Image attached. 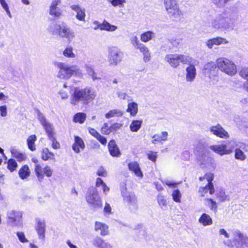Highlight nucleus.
Segmentation results:
<instances>
[{
	"mask_svg": "<svg viewBox=\"0 0 248 248\" xmlns=\"http://www.w3.org/2000/svg\"><path fill=\"white\" fill-rule=\"evenodd\" d=\"M236 20L237 18L234 15L225 11L212 19L211 26L215 31L229 32L234 29Z\"/></svg>",
	"mask_w": 248,
	"mask_h": 248,
	"instance_id": "obj_1",
	"label": "nucleus"
},
{
	"mask_svg": "<svg viewBox=\"0 0 248 248\" xmlns=\"http://www.w3.org/2000/svg\"><path fill=\"white\" fill-rule=\"evenodd\" d=\"M95 96L94 92L90 88L80 89L77 87L71 95L70 103L74 106H78L79 104L87 105L94 100Z\"/></svg>",
	"mask_w": 248,
	"mask_h": 248,
	"instance_id": "obj_2",
	"label": "nucleus"
},
{
	"mask_svg": "<svg viewBox=\"0 0 248 248\" xmlns=\"http://www.w3.org/2000/svg\"><path fill=\"white\" fill-rule=\"evenodd\" d=\"M57 66L59 68L57 76L60 79H67L73 75L78 77L82 76L81 70L77 65L68 66L65 63L59 62Z\"/></svg>",
	"mask_w": 248,
	"mask_h": 248,
	"instance_id": "obj_3",
	"label": "nucleus"
},
{
	"mask_svg": "<svg viewBox=\"0 0 248 248\" xmlns=\"http://www.w3.org/2000/svg\"><path fill=\"white\" fill-rule=\"evenodd\" d=\"M163 3L170 17L178 20L183 17L184 13L180 8L177 0H163Z\"/></svg>",
	"mask_w": 248,
	"mask_h": 248,
	"instance_id": "obj_4",
	"label": "nucleus"
},
{
	"mask_svg": "<svg viewBox=\"0 0 248 248\" xmlns=\"http://www.w3.org/2000/svg\"><path fill=\"white\" fill-rule=\"evenodd\" d=\"M192 58L189 55L181 54H168L165 57V61L170 65L174 68L180 65V63L184 64H190L192 62Z\"/></svg>",
	"mask_w": 248,
	"mask_h": 248,
	"instance_id": "obj_5",
	"label": "nucleus"
},
{
	"mask_svg": "<svg viewBox=\"0 0 248 248\" xmlns=\"http://www.w3.org/2000/svg\"><path fill=\"white\" fill-rule=\"evenodd\" d=\"M194 153L201 165L208 166L211 163L212 159L204 155L206 144L202 141H197L194 144Z\"/></svg>",
	"mask_w": 248,
	"mask_h": 248,
	"instance_id": "obj_6",
	"label": "nucleus"
},
{
	"mask_svg": "<svg viewBox=\"0 0 248 248\" xmlns=\"http://www.w3.org/2000/svg\"><path fill=\"white\" fill-rule=\"evenodd\" d=\"M217 65L222 72L230 76L236 74V66L234 62L226 58H220L217 60Z\"/></svg>",
	"mask_w": 248,
	"mask_h": 248,
	"instance_id": "obj_7",
	"label": "nucleus"
},
{
	"mask_svg": "<svg viewBox=\"0 0 248 248\" xmlns=\"http://www.w3.org/2000/svg\"><path fill=\"white\" fill-rule=\"evenodd\" d=\"M85 199L86 202L94 208H100L102 206L101 197L95 187H91L88 189Z\"/></svg>",
	"mask_w": 248,
	"mask_h": 248,
	"instance_id": "obj_8",
	"label": "nucleus"
},
{
	"mask_svg": "<svg viewBox=\"0 0 248 248\" xmlns=\"http://www.w3.org/2000/svg\"><path fill=\"white\" fill-rule=\"evenodd\" d=\"M22 213L19 211L9 210L7 213V225L14 227H20L22 225Z\"/></svg>",
	"mask_w": 248,
	"mask_h": 248,
	"instance_id": "obj_9",
	"label": "nucleus"
},
{
	"mask_svg": "<svg viewBox=\"0 0 248 248\" xmlns=\"http://www.w3.org/2000/svg\"><path fill=\"white\" fill-rule=\"evenodd\" d=\"M123 53L117 47L112 46L108 48V61L110 66H115L122 60Z\"/></svg>",
	"mask_w": 248,
	"mask_h": 248,
	"instance_id": "obj_10",
	"label": "nucleus"
},
{
	"mask_svg": "<svg viewBox=\"0 0 248 248\" xmlns=\"http://www.w3.org/2000/svg\"><path fill=\"white\" fill-rule=\"evenodd\" d=\"M121 195L124 202L130 209L136 210L138 208L137 198L134 194L127 192L126 188H123L121 190Z\"/></svg>",
	"mask_w": 248,
	"mask_h": 248,
	"instance_id": "obj_11",
	"label": "nucleus"
},
{
	"mask_svg": "<svg viewBox=\"0 0 248 248\" xmlns=\"http://www.w3.org/2000/svg\"><path fill=\"white\" fill-rule=\"evenodd\" d=\"M233 238L230 240L232 245L238 248L239 247L245 245L247 246L248 244V237L244 235L240 231L238 230H234L233 232Z\"/></svg>",
	"mask_w": 248,
	"mask_h": 248,
	"instance_id": "obj_12",
	"label": "nucleus"
},
{
	"mask_svg": "<svg viewBox=\"0 0 248 248\" xmlns=\"http://www.w3.org/2000/svg\"><path fill=\"white\" fill-rule=\"evenodd\" d=\"M198 63L196 60L192 59V62L188 64L189 65L186 68L185 78L186 81L187 82H192L194 81L196 75V69L195 65Z\"/></svg>",
	"mask_w": 248,
	"mask_h": 248,
	"instance_id": "obj_13",
	"label": "nucleus"
},
{
	"mask_svg": "<svg viewBox=\"0 0 248 248\" xmlns=\"http://www.w3.org/2000/svg\"><path fill=\"white\" fill-rule=\"evenodd\" d=\"M37 118L45 129L48 137L50 138L54 136V128L52 124L47 121L44 115L41 113L39 110H37Z\"/></svg>",
	"mask_w": 248,
	"mask_h": 248,
	"instance_id": "obj_14",
	"label": "nucleus"
},
{
	"mask_svg": "<svg viewBox=\"0 0 248 248\" xmlns=\"http://www.w3.org/2000/svg\"><path fill=\"white\" fill-rule=\"evenodd\" d=\"M59 36L66 38L68 41H71L75 37V32L72 29L66 24L62 23Z\"/></svg>",
	"mask_w": 248,
	"mask_h": 248,
	"instance_id": "obj_15",
	"label": "nucleus"
},
{
	"mask_svg": "<svg viewBox=\"0 0 248 248\" xmlns=\"http://www.w3.org/2000/svg\"><path fill=\"white\" fill-rule=\"evenodd\" d=\"M217 63L213 62H210L205 64L202 70L203 73L205 77L212 79L216 74Z\"/></svg>",
	"mask_w": 248,
	"mask_h": 248,
	"instance_id": "obj_16",
	"label": "nucleus"
},
{
	"mask_svg": "<svg viewBox=\"0 0 248 248\" xmlns=\"http://www.w3.org/2000/svg\"><path fill=\"white\" fill-rule=\"evenodd\" d=\"M210 131L214 135L220 138H228L229 137L228 133L219 124L211 126Z\"/></svg>",
	"mask_w": 248,
	"mask_h": 248,
	"instance_id": "obj_17",
	"label": "nucleus"
},
{
	"mask_svg": "<svg viewBox=\"0 0 248 248\" xmlns=\"http://www.w3.org/2000/svg\"><path fill=\"white\" fill-rule=\"evenodd\" d=\"M209 148L221 156L231 154V150H227V146L224 144L213 145L210 146Z\"/></svg>",
	"mask_w": 248,
	"mask_h": 248,
	"instance_id": "obj_18",
	"label": "nucleus"
},
{
	"mask_svg": "<svg viewBox=\"0 0 248 248\" xmlns=\"http://www.w3.org/2000/svg\"><path fill=\"white\" fill-rule=\"evenodd\" d=\"M228 41L224 38L221 37H217L207 40L206 43V46L208 48L211 49L215 45L218 46L221 44H226L228 43Z\"/></svg>",
	"mask_w": 248,
	"mask_h": 248,
	"instance_id": "obj_19",
	"label": "nucleus"
},
{
	"mask_svg": "<svg viewBox=\"0 0 248 248\" xmlns=\"http://www.w3.org/2000/svg\"><path fill=\"white\" fill-rule=\"evenodd\" d=\"M61 3V0H53L49 8V13L55 17H59L61 15V11L57 6Z\"/></svg>",
	"mask_w": 248,
	"mask_h": 248,
	"instance_id": "obj_20",
	"label": "nucleus"
},
{
	"mask_svg": "<svg viewBox=\"0 0 248 248\" xmlns=\"http://www.w3.org/2000/svg\"><path fill=\"white\" fill-rule=\"evenodd\" d=\"M37 225L36 230L39 237L43 239L45 237L46 225L45 220L38 218L36 219Z\"/></svg>",
	"mask_w": 248,
	"mask_h": 248,
	"instance_id": "obj_21",
	"label": "nucleus"
},
{
	"mask_svg": "<svg viewBox=\"0 0 248 248\" xmlns=\"http://www.w3.org/2000/svg\"><path fill=\"white\" fill-rule=\"evenodd\" d=\"M70 8L77 13L76 18L78 20L82 21H85L86 15L84 8H81L78 5H72Z\"/></svg>",
	"mask_w": 248,
	"mask_h": 248,
	"instance_id": "obj_22",
	"label": "nucleus"
},
{
	"mask_svg": "<svg viewBox=\"0 0 248 248\" xmlns=\"http://www.w3.org/2000/svg\"><path fill=\"white\" fill-rule=\"evenodd\" d=\"M108 227L104 223L96 221L95 223L94 230L101 235H106L108 234Z\"/></svg>",
	"mask_w": 248,
	"mask_h": 248,
	"instance_id": "obj_23",
	"label": "nucleus"
},
{
	"mask_svg": "<svg viewBox=\"0 0 248 248\" xmlns=\"http://www.w3.org/2000/svg\"><path fill=\"white\" fill-rule=\"evenodd\" d=\"M128 169L138 177H142L143 174L141 171L139 163L136 161L130 162L128 164Z\"/></svg>",
	"mask_w": 248,
	"mask_h": 248,
	"instance_id": "obj_24",
	"label": "nucleus"
},
{
	"mask_svg": "<svg viewBox=\"0 0 248 248\" xmlns=\"http://www.w3.org/2000/svg\"><path fill=\"white\" fill-rule=\"evenodd\" d=\"M108 148L110 154L112 156L118 157L120 155L121 153L119 149L114 140H111L109 141Z\"/></svg>",
	"mask_w": 248,
	"mask_h": 248,
	"instance_id": "obj_25",
	"label": "nucleus"
},
{
	"mask_svg": "<svg viewBox=\"0 0 248 248\" xmlns=\"http://www.w3.org/2000/svg\"><path fill=\"white\" fill-rule=\"evenodd\" d=\"M136 49H139L142 53L143 60L144 62H147L150 61L151 58V53L149 48L143 44H142Z\"/></svg>",
	"mask_w": 248,
	"mask_h": 248,
	"instance_id": "obj_26",
	"label": "nucleus"
},
{
	"mask_svg": "<svg viewBox=\"0 0 248 248\" xmlns=\"http://www.w3.org/2000/svg\"><path fill=\"white\" fill-rule=\"evenodd\" d=\"M227 150H231V153H232L233 149L235 148H241L242 149L245 150L246 148V145L241 142H238L234 140H232L229 141H228L227 144Z\"/></svg>",
	"mask_w": 248,
	"mask_h": 248,
	"instance_id": "obj_27",
	"label": "nucleus"
},
{
	"mask_svg": "<svg viewBox=\"0 0 248 248\" xmlns=\"http://www.w3.org/2000/svg\"><path fill=\"white\" fill-rule=\"evenodd\" d=\"M85 147L84 143L81 138L78 136L75 137V142L72 146L73 150L77 153L80 152L79 148L83 149Z\"/></svg>",
	"mask_w": 248,
	"mask_h": 248,
	"instance_id": "obj_28",
	"label": "nucleus"
},
{
	"mask_svg": "<svg viewBox=\"0 0 248 248\" xmlns=\"http://www.w3.org/2000/svg\"><path fill=\"white\" fill-rule=\"evenodd\" d=\"M99 27L100 30L108 31H114L118 29L117 26L110 24L105 19L103 20Z\"/></svg>",
	"mask_w": 248,
	"mask_h": 248,
	"instance_id": "obj_29",
	"label": "nucleus"
},
{
	"mask_svg": "<svg viewBox=\"0 0 248 248\" xmlns=\"http://www.w3.org/2000/svg\"><path fill=\"white\" fill-rule=\"evenodd\" d=\"M168 133L167 132H162L161 134L154 135L153 137L152 143L155 144L156 142H161L167 140Z\"/></svg>",
	"mask_w": 248,
	"mask_h": 248,
	"instance_id": "obj_30",
	"label": "nucleus"
},
{
	"mask_svg": "<svg viewBox=\"0 0 248 248\" xmlns=\"http://www.w3.org/2000/svg\"><path fill=\"white\" fill-rule=\"evenodd\" d=\"M199 222L204 226L210 225L213 223L210 216L206 213L202 215L199 219Z\"/></svg>",
	"mask_w": 248,
	"mask_h": 248,
	"instance_id": "obj_31",
	"label": "nucleus"
},
{
	"mask_svg": "<svg viewBox=\"0 0 248 248\" xmlns=\"http://www.w3.org/2000/svg\"><path fill=\"white\" fill-rule=\"evenodd\" d=\"M94 244L99 248H112V246L108 242H106L100 237H97L94 240Z\"/></svg>",
	"mask_w": 248,
	"mask_h": 248,
	"instance_id": "obj_32",
	"label": "nucleus"
},
{
	"mask_svg": "<svg viewBox=\"0 0 248 248\" xmlns=\"http://www.w3.org/2000/svg\"><path fill=\"white\" fill-rule=\"evenodd\" d=\"M155 36V33L152 31H147L141 34L140 40L144 43L152 40Z\"/></svg>",
	"mask_w": 248,
	"mask_h": 248,
	"instance_id": "obj_33",
	"label": "nucleus"
},
{
	"mask_svg": "<svg viewBox=\"0 0 248 248\" xmlns=\"http://www.w3.org/2000/svg\"><path fill=\"white\" fill-rule=\"evenodd\" d=\"M61 28V25L52 23H51L48 28L49 32L53 35L59 36Z\"/></svg>",
	"mask_w": 248,
	"mask_h": 248,
	"instance_id": "obj_34",
	"label": "nucleus"
},
{
	"mask_svg": "<svg viewBox=\"0 0 248 248\" xmlns=\"http://www.w3.org/2000/svg\"><path fill=\"white\" fill-rule=\"evenodd\" d=\"M209 191L210 194H213L215 192L213 185H206L205 186L200 188L199 193L202 196H205L207 192Z\"/></svg>",
	"mask_w": 248,
	"mask_h": 248,
	"instance_id": "obj_35",
	"label": "nucleus"
},
{
	"mask_svg": "<svg viewBox=\"0 0 248 248\" xmlns=\"http://www.w3.org/2000/svg\"><path fill=\"white\" fill-rule=\"evenodd\" d=\"M54 154L49 151L47 148H44L41 152V158L43 160L46 161L49 159H54Z\"/></svg>",
	"mask_w": 248,
	"mask_h": 248,
	"instance_id": "obj_36",
	"label": "nucleus"
},
{
	"mask_svg": "<svg viewBox=\"0 0 248 248\" xmlns=\"http://www.w3.org/2000/svg\"><path fill=\"white\" fill-rule=\"evenodd\" d=\"M138 111V104L135 102L128 103L127 112H129L132 116H135Z\"/></svg>",
	"mask_w": 248,
	"mask_h": 248,
	"instance_id": "obj_37",
	"label": "nucleus"
},
{
	"mask_svg": "<svg viewBox=\"0 0 248 248\" xmlns=\"http://www.w3.org/2000/svg\"><path fill=\"white\" fill-rule=\"evenodd\" d=\"M19 176L22 179H24L30 175V171L29 167L25 165L20 169L18 171Z\"/></svg>",
	"mask_w": 248,
	"mask_h": 248,
	"instance_id": "obj_38",
	"label": "nucleus"
},
{
	"mask_svg": "<svg viewBox=\"0 0 248 248\" xmlns=\"http://www.w3.org/2000/svg\"><path fill=\"white\" fill-rule=\"evenodd\" d=\"M34 171L39 181L41 182L44 178L43 174V169L42 168L40 165L35 164L34 167Z\"/></svg>",
	"mask_w": 248,
	"mask_h": 248,
	"instance_id": "obj_39",
	"label": "nucleus"
},
{
	"mask_svg": "<svg viewBox=\"0 0 248 248\" xmlns=\"http://www.w3.org/2000/svg\"><path fill=\"white\" fill-rule=\"evenodd\" d=\"M142 121L141 120H134L130 125V129L132 132H137L141 127Z\"/></svg>",
	"mask_w": 248,
	"mask_h": 248,
	"instance_id": "obj_40",
	"label": "nucleus"
},
{
	"mask_svg": "<svg viewBox=\"0 0 248 248\" xmlns=\"http://www.w3.org/2000/svg\"><path fill=\"white\" fill-rule=\"evenodd\" d=\"M86 118V114L83 112L76 113L73 118V121L76 123L83 124Z\"/></svg>",
	"mask_w": 248,
	"mask_h": 248,
	"instance_id": "obj_41",
	"label": "nucleus"
},
{
	"mask_svg": "<svg viewBox=\"0 0 248 248\" xmlns=\"http://www.w3.org/2000/svg\"><path fill=\"white\" fill-rule=\"evenodd\" d=\"M36 140V137L35 135H33L29 136L27 139V144L28 148L31 151L35 150V146L34 145V142Z\"/></svg>",
	"mask_w": 248,
	"mask_h": 248,
	"instance_id": "obj_42",
	"label": "nucleus"
},
{
	"mask_svg": "<svg viewBox=\"0 0 248 248\" xmlns=\"http://www.w3.org/2000/svg\"><path fill=\"white\" fill-rule=\"evenodd\" d=\"M241 148H236L235 150V158L241 161H244L246 159V155L241 150Z\"/></svg>",
	"mask_w": 248,
	"mask_h": 248,
	"instance_id": "obj_43",
	"label": "nucleus"
},
{
	"mask_svg": "<svg viewBox=\"0 0 248 248\" xmlns=\"http://www.w3.org/2000/svg\"><path fill=\"white\" fill-rule=\"evenodd\" d=\"M11 152L13 156L16 158L19 161H22L24 160L26 158V156L24 154L19 152L16 149H12Z\"/></svg>",
	"mask_w": 248,
	"mask_h": 248,
	"instance_id": "obj_44",
	"label": "nucleus"
},
{
	"mask_svg": "<svg viewBox=\"0 0 248 248\" xmlns=\"http://www.w3.org/2000/svg\"><path fill=\"white\" fill-rule=\"evenodd\" d=\"M123 115V113L118 110V109H113L110 110L108 112L105 114V117L107 119L110 118L115 116H121Z\"/></svg>",
	"mask_w": 248,
	"mask_h": 248,
	"instance_id": "obj_45",
	"label": "nucleus"
},
{
	"mask_svg": "<svg viewBox=\"0 0 248 248\" xmlns=\"http://www.w3.org/2000/svg\"><path fill=\"white\" fill-rule=\"evenodd\" d=\"M73 48L72 46H69L63 51V55L64 56L68 58H75L76 55L73 52Z\"/></svg>",
	"mask_w": 248,
	"mask_h": 248,
	"instance_id": "obj_46",
	"label": "nucleus"
},
{
	"mask_svg": "<svg viewBox=\"0 0 248 248\" xmlns=\"http://www.w3.org/2000/svg\"><path fill=\"white\" fill-rule=\"evenodd\" d=\"M108 2L114 7L123 8L126 2V0H109Z\"/></svg>",
	"mask_w": 248,
	"mask_h": 248,
	"instance_id": "obj_47",
	"label": "nucleus"
},
{
	"mask_svg": "<svg viewBox=\"0 0 248 248\" xmlns=\"http://www.w3.org/2000/svg\"><path fill=\"white\" fill-rule=\"evenodd\" d=\"M172 197L173 201L176 202H181L182 195L178 189L173 190L172 193Z\"/></svg>",
	"mask_w": 248,
	"mask_h": 248,
	"instance_id": "obj_48",
	"label": "nucleus"
},
{
	"mask_svg": "<svg viewBox=\"0 0 248 248\" xmlns=\"http://www.w3.org/2000/svg\"><path fill=\"white\" fill-rule=\"evenodd\" d=\"M8 169L11 171H13L17 166V163L13 159H10L8 161Z\"/></svg>",
	"mask_w": 248,
	"mask_h": 248,
	"instance_id": "obj_49",
	"label": "nucleus"
},
{
	"mask_svg": "<svg viewBox=\"0 0 248 248\" xmlns=\"http://www.w3.org/2000/svg\"><path fill=\"white\" fill-rule=\"evenodd\" d=\"M130 40L131 44L135 48H137L142 44V43H140L136 36H132L130 38Z\"/></svg>",
	"mask_w": 248,
	"mask_h": 248,
	"instance_id": "obj_50",
	"label": "nucleus"
},
{
	"mask_svg": "<svg viewBox=\"0 0 248 248\" xmlns=\"http://www.w3.org/2000/svg\"><path fill=\"white\" fill-rule=\"evenodd\" d=\"M206 201L208 202L207 204L210 209L214 211H217V202L212 199H207Z\"/></svg>",
	"mask_w": 248,
	"mask_h": 248,
	"instance_id": "obj_51",
	"label": "nucleus"
},
{
	"mask_svg": "<svg viewBox=\"0 0 248 248\" xmlns=\"http://www.w3.org/2000/svg\"><path fill=\"white\" fill-rule=\"evenodd\" d=\"M239 75L248 82V67L243 68L239 72Z\"/></svg>",
	"mask_w": 248,
	"mask_h": 248,
	"instance_id": "obj_52",
	"label": "nucleus"
},
{
	"mask_svg": "<svg viewBox=\"0 0 248 248\" xmlns=\"http://www.w3.org/2000/svg\"><path fill=\"white\" fill-rule=\"evenodd\" d=\"M101 132L104 134L108 135L111 133L110 127L108 126V124L105 123L103 124L101 128Z\"/></svg>",
	"mask_w": 248,
	"mask_h": 248,
	"instance_id": "obj_53",
	"label": "nucleus"
},
{
	"mask_svg": "<svg viewBox=\"0 0 248 248\" xmlns=\"http://www.w3.org/2000/svg\"><path fill=\"white\" fill-rule=\"evenodd\" d=\"M53 173V170L48 166H46L43 168V174H45L47 177H51Z\"/></svg>",
	"mask_w": 248,
	"mask_h": 248,
	"instance_id": "obj_54",
	"label": "nucleus"
},
{
	"mask_svg": "<svg viewBox=\"0 0 248 248\" xmlns=\"http://www.w3.org/2000/svg\"><path fill=\"white\" fill-rule=\"evenodd\" d=\"M228 0H212V1L218 7H222L225 5Z\"/></svg>",
	"mask_w": 248,
	"mask_h": 248,
	"instance_id": "obj_55",
	"label": "nucleus"
},
{
	"mask_svg": "<svg viewBox=\"0 0 248 248\" xmlns=\"http://www.w3.org/2000/svg\"><path fill=\"white\" fill-rule=\"evenodd\" d=\"M52 141V147L54 149H58L60 148V143L56 140L54 136L49 138Z\"/></svg>",
	"mask_w": 248,
	"mask_h": 248,
	"instance_id": "obj_56",
	"label": "nucleus"
},
{
	"mask_svg": "<svg viewBox=\"0 0 248 248\" xmlns=\"http://www.w3.org/2000/svg\"><path fill=\"white\" fill-rule=\"evenodd\" d=\"M17 236L19 241L22 243H25L28 241V239L25 237V235L23 232H17Z\"/></svg>",
	"mask_w": 248,
	"mask_h": 248,
	"instance_id": "obj_57",
	"label": "nucleus"
},
{
	"mask_svg": "<svg viewBox=\"0 0 248 248\" xmlns=\"http://www.w3.org/2000/svg\"><path fill=\"white\" fill-rule=\"evenodd\" d=\"M205 179L207 180L208 182V185H213L212 183V181L214 179V174L212 173H207L205 175Z\"/></svg>",
	"mask_w": 248,
	"mask_h": 248,
	"instance_id": "obj_58",
	"label": "nucleus"
},
{
	"mask_svg": "<svg viewBox=\"0 0 248 248\" xmlns=\"http://www.w3.org/2000/svg\"><path fill=\"white\" fill-rule=\"evenodd\" d=\"M157 201L158 204L161 206H165L166 205V201L165 198L162 195H158L157 197Z\"/></svg>",
	"mask_w": 248,
	"mask_h": 248,
	"instance_id": "obj_59",
	"label": "nucleus"
},
{
	"mask_svg": "<svg viewBox=\"0 0 248 248\" xmlns=\"http://www.w3.org/2000/svg\"><path fill=\"white\" fill-rule=\"evenodd\" d=\"M97 174L100 176L105 177L107 175V172L103 167H100L97 171Z\"/></svg>",
	"mask_w": 248,
	"mask_h": 248,
	"instance_id": "obj_60",
	"label": "nucleus"
},
{
	"mask_svg": "<svg viewBox=\"0 0 248 248\" xmlns=\"http://www.w3.org/2000/svg\"><path fill=\"white\" fill-rule=\"evenodd\" d=\"M116 93L118 97L121 100H125L128 96L126 93L121 91H117Z\"/></svg>",
	"mask_w": 248,
	"mask_h": 248,
	"instance_id": "obj_61",
	"label": "nucleus"
},
{
	"mask_svg": "<svg viewBox=\"0 0 248 248\" xmlns=\"http://www.w3.org/2000/svg\"><path fill=\"white\" fill-rule=\"evenodd\" d=\"M84 68L87 73V74L90 76L91 75H93V72H94L93 68L90 65L88 64H85L84 65Z\"/></svg>",
	"mask_w": 248,
	"mask_h": 248,
	"instance_id": "obj_62",
	"label": "nucleus"
},
{
	"mask_svg": "<svg viewBox=\"0 0 248 248\" xmlns=\"http://www.w3.org/2000/svg\"><path fill=\"white\" fill-rule=\"evenodd\" d=\"M147 155H148V158L149 160H150L153 162H155L156 161V157H157L156 153L151 152L148 153Z\"/></svg>",
	"mask_w": 248,
	"mask_h": 248,
	"instance_id": "obj_63",
	"label": "nucleus"
},
{
	"mask_svg": "<svg viewBox=\"0 0 248 248\" xmlns=\"http://www.w3.org/2000/svg\"><path fill=\"white\" fill-rule=\"evenodd\" d=\"M104 212L107 215H110L111 214V208L110 205L107 202H106L105 203V206L104 208Z\"/></svg>",
	"mask_w": 248,
	"mask_h": 248,
	"instance_id": "obj_64",
	"label": "nucleus"
}]
</instances>
